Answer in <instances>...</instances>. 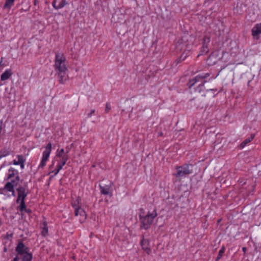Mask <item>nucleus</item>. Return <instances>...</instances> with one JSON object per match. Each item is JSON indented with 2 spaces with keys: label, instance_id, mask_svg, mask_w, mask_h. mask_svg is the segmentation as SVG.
<instances>
[{
  "label": "nucleus",
  "instance_id": "0eeeda50",
  "mask_svg": "<svg viewBox=\"0 0 261 261\" xmlns=\"http://www.w3.org/2000/svg\"><path fill=\"white\" fill-rule=\"evenodd\" d=\"M19 179L18 171L13 167H10L6 173L4 180L18 184Z\"/></svg>",
  "mask_w": 261,
  "mask_h": 261
},
{
  "label": "nucleus",
  "instance_id": "6e6552de",
  "mask_svg": "<svg viewBox=\"0 0 261 261\" xmlns=\"http://www.w3.org/2000/svg\"><path fill=\"white\" fill-rule=\"evenodd\" d=\"M52 144L50 142L48 143L45 147L44 150L42 152L41 159L39 165H38V169L43 168L45 166L47 161L50 156L51 152Z\"/></svg>",
  "mask_w": 261,
  "mask_h": 261
},
{
  "label": "nucleus",
  "instance_id": "1a4fd4ad",
  "mask_svg": "<svg viewBox=\"0 0 261 261\" xmlns=\"http://www.w3.org/2000/svg\"><path fill=\"white\" fill-rule=\"evenodd\" d=\"M191 165H185L181 167H177L176 168L177 173L175 176L180 177L191 174L193 171Z\"/></svg>",
  "mask_w": 261,
  "mask_h": 261
},
{
  "label": "nucleus",
  "instance_id": "a878e982",
  "mask_svg": "<svg viewBox=\"0 0 261 261\" xmlns=\"http://www.w3.org/2000/svg\"><path fill=\"white\" fill-rule=\"evenodd\" d=\"M94 112V110L91 111V112L88 114V116L90 117Z\"/></svg>",
  "mask_w": 261,
  "mask_h": 261
},
{
  "label": "nucleus",
  "instance_id": "aec40b11",
  "mask_svg": "<svg viewBox=\"0 0 261 261\" xmlns=\"http://www.w3.org/2000/svg\"><path fill=\"white\" fill-rule=\"evenodd\" d=\"M9 153H10L9 151L7 149H3V150L0 151V160L2 158L8 155L9 154Z\"/></svg>",
  "mask_w": 261,
  "mask_h": 261
},
{
  "label": "nucleus",
  "instance_id": "f8f14e48",
  "mask_svg": "<svg viewBox=\"0 0 261 261\" xmlns=\"http://www.w3.org/2000/svg\"><path fill=\"white\" fill-rule=\"evenodd\" d=\"M16 251L17 254V255H18L29 252V250L28 248L23 243L19 242L16 248Z\"/></svg>",
  "mask_w": 261,
  "mask_h": 261
},
{
  "label": "nucleus",
  "instance_id": "c85d7f7f",
  "mask_svg": "<svg viewBox=\"0 0 261 261\" xmlns=\"http://www.w3.org/2000/svg\"><path fill=\"white\" fill-rule=\"evenodd\" d=\"M185 58H186V57H184V58L182 59V60H185Z\"/></svg>",
  "mask_w": 261,
  "mask_h": 261
},
{
  "label": "nucleus",
  "instance_id": "2eb2a0df",
  "mask_svg": "<svg viewBox=\"0 0 261 261\" xmlns=\"http://www.w3.org/2000/svg\"><path fill=\"white\" fill-rule=\"evenodd\" d=\"M24 160L22 155H18L16 159L13 161L12 164L15 165H20L21 169L24 168Z\"/></svg>",
  "mask_w": 261,
  "mask_h": 261
},
{
  "label": "nucleus",
  "instance_id": "6ab92c4d",
  "mask_svg": "<svg viewBox=\"0 0 261 261\" xmlns=\"http://www.w3.org/2000/svg\"><path fill=\"white\" fill-rule=\"evenodd\" d=\"M100 192L104 195H111V193L110 191V189L108 187H102L100 186Z\"/></svg>",
  "mask_w": 261,
  "mask_h": 261
},
{
  "label": "nucleus",
  "instance_id": "f3484780",
  "mask_svg": "<svg viewBox=\"0 0 261 261\" xmlns=\"http://www.w3.org/2000/svg\"><path fill=\"white\" fill-rule=\"evenodd\" d=\"M67 4L66 0H61L60 2L57 4V2L56 0L53 2V7L56 9H59L63 8Z\"/></svg>",
  "mask_w": 261,
  "mask_h": 261
},
{
  "label": "nucleus",
  "instance_id": "412c9836",
  "mask_svg": "<svg viewBox=\"0 0 261 261\" xmlns=\"http://www.w3.org/2000/svg\"><path fill=\"white\" fill-rule=\"evenodd\" d=\"M15 0H6L4 5L5 8H10L14 4Z\"/></svg>",
  "mask_w": 261,
  "mask_h": 261
},
{
  "label": "nucleus",
  "instance_id": "393cba45",
  "mask_svg": "<svg viewBox=\"0 0 261 261\" xmlns=\"http://www.w3.org/2000/svg\"><path fill=\"white\" fill-rule=\"evenodd\" d=\"M110 109H111V107H110V105L107 104L106 107V110L108 111L110 110Z\"/></svg>",
  "mask_w": 261,
  "mask_h": 261
},
{
  "label": "nucleus",
  "instance_id": "4468645a",
  "mask_svg": "<svg viewBox=\"0 0 261 261\" xmlns=\"http://www.w3.org/2000/svg\"><path fill=\"white\" fill-rule=\"evenodd\" d=\"M141 246L143 250H144L148 254L151 253V249L149 247V242L147 239H143L141 242Z\"/></svg>",
  "mask_w": 261,
  "mask_h": 261
},
{
  "label": "nucleus",
  "instance_id": "cd10ccee",
  "mask_svg": "<svg viewBox=\"0 0 261 261\" xmlns=\"http://www.w3.org/2000/svg\"><path fill=\"white\" fill-rule=\"evenodd\" d=\"M242 249H243V251H244V252H246V248L245 247H243Z\"/></svg>",
  "mask_w": 261,
  "mask_h": 261
},
{
  "label": "nucleus",
  "instance_id": "9d476101",
  "mask_svg": "<svg viewBox=\"0 0 261 261\" xmlns=\"http://www.w3.org/2000/svg\"><path fill=\"white\" fill-rule=\"evenodd\" d=\"M17 185V183H13L10 181H8L4 187L2 189L1 194L5 195L8 194L9 196L12 195L14 196L15 195L14 188Z\"/></svg>",
  "mask_w": 261,
  "mask_h": 261
},
{
  "label": "nucleus",
  "instance_id": "dca6fc26",
  "mask_svg": "<svg viewBox=\"0 0 261 261\" xmlns=\"http://www.w3.org/2000/svg\"><path fill=\"white\" fill-rule=\"evenodd\" d=\"M12 74L13 73L11 69H8L6 70L1 76V81H3L8 80L12 75Z\"/></svg>",
  "mask_w": 261,
  "mask_h": 261
},
{
  "label": "nucleus",
  "instance_id": "a211bd4d",
  "mask_svg": "<svg viewBox=\"0 0 261 261\" xmlns=\"http://www.w3.org/2000/svg\"><path fill=\"white\" fill-rule=\"evenodd\" d=\"M254 138V135L252 134L249 138L246 139L240 145L241 148H244L249 142H251Z\"/></svg>",
  "mask_w": 261,
  "mask_h": 261
},
{
  "label": "nucleus",
  "instance_id": "5701e85b",
  "mask_svg": "<svg viewBox=\"0 0 261 261\" xmlns=\"http://www.w3.org/2000/svg\"><path fill=\"white\" fill-rule=\"evenodd\" d=\"M48 232V229L46 227V226H44V227L43 228L41 233L43 236H45Z\"/></svg>",
  "mask_w": 261,
  "mask_h": 261
},
{
  "label": "nucleus",
  "instance_id": "423d86ee",
  "mask_svg": "<svg viewBox=\"0 0 261 261\" xmlns=\"http://www.w3.org/2000/svg\"><path fill=\"white\" fill-rule=\"evenodd\" d=\"M156 216L157 213L155 210L148 212L145 216L140 215V221L142 224L141 227L144 229L149 228L152 224L154 219Z\"/></svg>",
  "mask_w": 261,
  "mask_h": 261
},
{
  "label": "nucleus",
  "instance_id": "20e7f679",
  "mask_svg": "<svg viewBox=\"0 0 261 261\" xmlns=\"http://www.w3.org/2000/svg\"><path fill=\"white\" fill-rule=\"evenodd\" d=\"M209 73H205L196 76L189 81V88H191L196 84L199 83L198 87L196 89V91L199 93H200L204 90V84L206 83V81L204 80V79L209 76Z\"/></svg>",
  "mask_w": 261,
  "mask_h": 261
},
{
  "label": "nucleus",
  "instance_id": "f03ea898",
  "mask_svg": "<svg viewBox=\"0 0 261 261\" xmlns=\"http://www.w3.org/2000/svg\"><path fill=\"white\" fill-rule=\"evenodd\" d=\"M68 153V150H65L63 148H58L57 149L56 151V157L58 162L55 169L51 172L55 175H56L66 164V162L69 159Z\"/></svg>",
  "mask_w": 261,
  "mask_h": 261
},
{
  "label": "nucleus",
  "instance_id": "ddd939ff",
  "mask_svg": "<svg viewBox=\"0 0 261 261\" xmlns=\"http://www.w3.org/2000/svg\"><path fill=\"white\" fill-rule=\"evenodd\" d=\"M15 257H18V260L21 259V261H31L32 259V254L29 251L24 253L18 255Z\"/></svg>",
  "mask_w": 261,
  "mask_h": 261
},
{
  "label": "nucleus",
  "instance_id": "b1692460",
  "mask_svg": "<svg viewBox=\"0 0 261 261\" xmlns=\"http://www.w3.org/2000/svg\"><path fill=\"white\" fill-rule=\"evenodd\" d=\"M203 41H204V44L210 42V39L208 37H205L204 38Z\"/></svg>",
  "mask_w": 261,
  "mask_h": 261
},
{
  "label": "nucleus",
  "instance_id": "bb28decb",
  "mask_svg": "<svg viewBox=\"0 0 261 261\" xmlns=\"http://www.w3.org/2000/svg\"><path fill=\"white\" fill-rule=\"evenodd\" d=\"M11 261H18V257H15Z\"/></svg>",
  "mask_w": 261,
  "mask_h": 261
},
{
  "label": "nucleus",
  "instance_id": "39448f33",
  "mask_svg": "<svg viewBox=\"0 0 261 261\" xmlns=\"http://www.w3.org/2000/svg\"><path fill=\"white\" fill-rule=\"evenodd\" d=\"M18 197L17 203H19V209L21 213L26 212L30 213V211L27 210L25 207L24 199L28 194V189L25 187H21L17 189Z\"/></svg>",
  "mask_w": 261,
  "mask_h": 261
},
{
  "label": "nucleus",
  "instance_id": "4be33fe9",
  "mask_svg": "<svg viewBox=\"0 0 261 261\" xmlns=\"http://www.w3.org/2000/svg\"><path fill=\"white\" fill-rule=\"evenodd\" d=\"M224 248H221L219 251V254L217 256V260L219 259L222 256V254H223V253L224 252Z\"/></svg>",
  "mask_w": 261,
  "mask_h": 261
},
{
  "label": "nucleus",
  "instance_id": "9b49d317",
  "mask_svg": "<svg viewBox=\"0 0 261 261\" xmlns=\"http://www.w3.org/2000/svg\"><path fill=\"white\" fill-rule=\"evenodd\" d=\"M251 32L253 38L258 40L259 38V35L261 34V23L255 24L251 30Z\"/></svg>",
  "mask_w": 261,
  "mask_h": 261
},
{
  "label": "nucleus",
  "instance_id": "f257e3e1",
  "mask_svg": "<svg viewBox=\"0 0 261 261\" xmlns=\"http://www.w3.org/2000/svg\"><path fill=\"white\" fill-rule=\"evenodd\" d=\"M65 57L61 53H57L56 55L55 67L58 71L60 82L64 83L67 78L66 73L67 68L65 64Z\"/></svg>",
  "mask_w": 261,
  "mask_h": 261
},
{
  "label": "nucleus",
  "instance_id": "7ed1b4c3",
  "mask_svg": "<svg viewBox=\"0 0 261 261\" xmlns=\"http://www.w3.org/2000/svg\"><path fill=\"white\" fill-rule=\"evenodd\" d=\"M72 206L74 210L76 216H80V221L82 222L86 219V214L83 208V205L81 199L80 197H76L75 199H73L72 201Z\"/></svg>",
  "mask_w": 261,
  "mask_h": 261
}]
</instances>
